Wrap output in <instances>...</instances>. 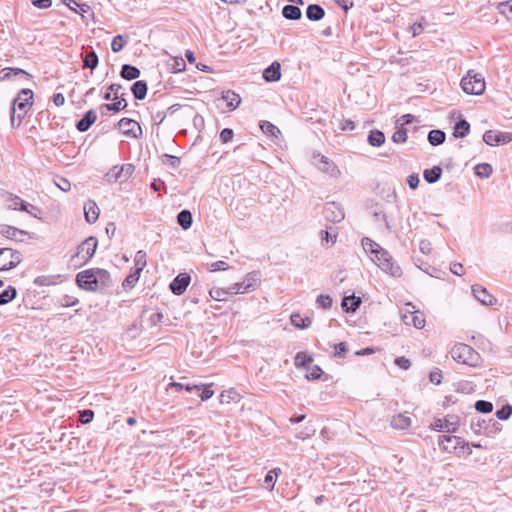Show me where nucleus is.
<instances>
[{"mask_svg": "<svg viewBox=\"0 0 512 512\" xmlns=\"http://www.w3.org/2000/svg\"><path fill=\"white\" fill-rule=\"evenodd\" d=\"M362 246L366 253H369L371 260L385 273L392 277L399 278L403 272L395 262L390 253L370 238L362 239Z\"/></svg>", "mask_w": 512, "mask_h": 512, "instance_id": "1", "label": "nucleus"}, {"mask_svg": "<svg viewBox=\"0 0 512 512\" xmlns=\"http://www.w3.org/2000/svg\"><path fill=\"white\" fill-rule=\"evenodd\" d=\"M33 92L30 89H22L17 97L13 100L11 107V122L12 124L17 117L18 123L22 121L28 110L32 106Z\"/></svg>", "mask_w": 512, "mask_h": 512, "instance_id": "2", "label": "nucleus"}, {"mask_svg": "<svg viewBox=\"0 0 512 512\" xmlns=\"http://www.w3.org/2000/svg\"><path fill=\"white\" fill-rule=\"evenodd\" d=\"M451 357L458 363L469 366H476L479 361V354L469 345L458 343L450 351Z\"/></svg>", "mask_w": 512, "mask_h": 512, "instance_id": "3", "label": "nucleus"}, {"mask_svg": "<svg viewBox=\"0 0 512 512\" xmlns=\"http://www.w3.org/2000/svg\"><path fill=\"white\" fill-rule=\"evenodd\" d=\"M461 88L466 94L482 95L485 91L486 85L482 74L469 70L461 80Z\"/></svg>", "mask_w": 512, "mask_h": 512, "instance_id": "4", "label": "nucleus"}, {"mask_svg": "<svg viewBox=\"0 0 512 512\" xmlns=\"http://www.w3.org/2000/svg\"><path fill=\"white\" fill-rule=\"evenodd\" d=\"M23 259L21 252L12 248H0V271H7L18 266Z\"/></svg>", "mask_w": 512, "mask_h": 512, "instance_id": "5", "label": "nucleus"}, {"mask_svg": "<svg viewBox=\"0 0 512 512\" xmlns=\"http://www.w3.org/2000/svg\"><path fill=\"white\" fill-rule=\"evenodd\" d=\"M135 167L132 164H124L122 166H114L110 169L105 177L110 183H123L127 181L133 174Z\"/></svg>", "mask_w": 512, "mask_h": 512, "instance_id": "6", "label": "nucleus"}, {"mask_svg": "<svg viewBox=\"0 0 512 512\" xmlns=\"http://www.w3.org/2000/svg\"><path fill=\"white\" fill-rule=\"evenodd\" d=\"M98 245V241L95 237L90 236L86 238L81 244L77 247L76 254L72 257L81 259V263H87L94 255L96 248Z\"/></svg>", "mask_w": 512, "mask_h": 512, "instance_id": "7", "label": "nucleus"}, {"mask_svg": "<svg viewBox=\"0 0 512 512\" xmlns=\"http://www.w3.org/2000/svg\"><path fill=\"white\" fill-rule=\"evenodd\" d=\"M96 269L81 271L76 276L78 286L87 291H97Z\"/></svg>", "mask_w": 512, "mask_h": 512, "instance_id": "8", "label": "nucleus"}, {"mask_svg": "<svg viewBox=\"0 0 512 512\" xmlns=\"http://www.w3.org/2000/svg\"><path fill=\"white\" fill-rule=\"evenodd\" d=\"M439 448L448 453L455 452L459 447L468 445L462 438L453 435H441L438 438Z\"/></svg>", "mask_w": 512, "mask_h": 512, "instance_id": "9", "label": "nucleus"}, {"mask_svg": "<svg viewBox=\"0 0 512 512\" xmlns=\"http://www.w3.org/2000/svg\"><path fill=\"white\" fill-rule=\"evenodd\" d=\"M406 311L402 315V320L406 325H411L417 329H422L425 326V319L418 311H414L412 303L406 304Z\"/></svg>", "mask_w": 512, "mask_h": 512, "instance_id": "10", "label": "nucleus"}, {"mask_svg": "<svg viewBox=\"0 0 512 512\" xmlns=\"http://www.w3.org/2000/svg\"><path fill=\"white\" fill-rule=\"evenodd\" d=\"M323 213L325 219L331 223H339L345 217L343 209L335 202L327 203L324 207Z\"/></svg>", "mask_w": 512, "mask_h": 512, "instance_id": "11", "label": "nucleus"}, {"mask_svg": "<svg viewBox=\"0 0 512 512\" xmlns=\"http://www.w3.org/2000/svg\"><path fill=\"white\" fill-rule=\"evenodd\" d=\"M6 196H7L6 203H7V207L9 209H14V210L19 209L21 211H25V212L29 213L30 215H32L34 217H37L35 213H32L31 211H29V207L36 209V207L34 205H32L30 203H26L19 196H16V195H13L10 193H7Z\"/></svg>", "mask_w": 512, "mask_h": 512, "instance_id": "12", "label": "nucleus"}, {"mask_svg": "<svg viewBox=\"0 0 512 512\" xmlns=\"http://www.w3.org/2000/svg\"><path fill=\"white\" fill-rule=\"evenodd\" d=\"M472 294L483 305L492 306L496 303V298L481 285H473Z\"/></svg>", "mask_w": 512, "mask_h": 512, "instance_id": "13", "label": "nucleus"}, {"mask_svg": "<svg viewBox=\"0 0 512 512\" xmlns=\"http://www.w3.org/2000/svg\"><path fill=\"white\" fill-rule=\"evenodd\" d=\"M190 279L191 278L187 273L177 275L170 283V290L175 295L183 294L190 283Z\"/></svg>", "mask_w": 512, "mask_h": 512, "instance_id": "14", "label": "nucleus"}, {"mask_svg": "<svg viewBox=\"0 0 512 512\" xmlns=\"http://www.w3.org/2000/svg\"><path fill=\"white\" fill-rule=\"evenodd\" d=\"M118 128L123 134L133 137L137 136L136 130H141L139 124L136 121L129 118H122L118 122Z\"/></svg>", "mask_w": 512, "mask_h": 512, "instance_id": "15", "label": "nucleus"}, {"mask_svg": "<svg viewBox=\"0 0 512 512\" xmlns=\"http://www.w3.org/2000/svg\"><path fill=\"white\" fill-rule=\"evenodd\" d=\"M97 114L94 110H89L85 113V115L80 119L77 124L76 128L80 132L87 131L91 125L96 121Z\"/></svg>", "mask_w": 512, "mask_h": 512, "instance_id": "16", "label": "nucleus"}, {"mask_svg": "<svg viewBox=\"0 0 512 512\" xmlns=\"http://www.w3.org/2000/svg\"><path fill=\"white\" fill-rule=\"evenodd\" d=\"M84 214L88 223L92 224L96 222L99 217V208L97 204L92 200L86 202L84 205Z\"/></svg>", "mask_w": 512, "mask_h": 512, "instance_id": "17", "label": "nucleus"}, {"mask_svg": "<svg viewBox=\"0 0 512 512\" xmlns=\"http://www.w3.org/2000/svg\"><path fill=\"white\" fill-rule=\"evenodd\" d=\"M221 99L226 102V106L230 111L235 110L241 103L239 94L231 90L223 92Z\"/></svg>", "mask_w": 512, "mask_h": 512, "instance_id": "18", "label": "nucleus"}, {"mask_svg": "<svg viewBox=\"0 0 512 512\" xmlns=\"http://www.w3.org/2000/svg\"><path fill=\"white\" fill-rule=\"evenodd\" d=\"M281 77L280 72V64L278 62H273L270 66H268L263 71V78L267 82H275L278 81Z\"/></svg>", "mask_w": 512, "mask_h": 512, "instance_id": "19", "label": "nucleus"}, {"mask_svg": "<svg viewBox=\"0 0 512 512\" xmlns=\"http://www.w3.org/2000/svg\"><path fill=\"white\" fill-rule=\"evenodd\" d=\"M16 76H23L27 80L30 79V77H31L29 73H27L26 71H24L23 69H20V68L7 67L0 71V79L1 80H9L12 77H16Z\"/></svg>", "mask_w": 512, "mask_h": 512, "instance_id": "20", "label": "nucleus"}, {"mask_svg": "<svg viewBox=\"0 0 512 512\" xmlns=\"http://www.w3.org/2000/svg\"><path fill=\"white\" fill-rule=\"evenodd\" d=\"M97 290L111 286V276L107 270L96 268Z\"/></svg>", "mask_w": 512, "mask_h": 512, "instance_id": "21", "label": "nucleus"}, {"mask_svg": "<svg viewBox=\"0 0 512 512\" xmlns=\"http://www.w3.org/2000/svg\"><path fill=\"white\" fill-rule=\"evenodd\" d=\"M361 304L360 297H356L354 295L352 296H345L342 300V308L346 312H355Z\"/></svg>", "mask_w": 512, "mask_h": 512, "instance_id": "22", "label": "nucleus"}, {"mask_svg": "<svg viewBox=\"0 0 512 512\" xmlns=\"http://www.w3.org/2000/svg\"><path fill=\"white\" fill-rule=\"evenodd\" d=\"M306 16L311 21H319L325 16V11L320 5L310 4L306 10Z\"/></svg>", "mask_w": 512, "mask_h": 512, "instance_id": "23", "label": "nucleus"}, {"mask_svg": "<svg viewBox=\"0 0 512 512\" xmlns=\"http://www.w3.org/2000/svg\"><path fill=\"white\" fill-rule=\"evenodd\" d=\"M322 245L332 246L337 240V231L333 227H328L326 230L320 232Z\"/></svg>", "mask_w": 512, "mask_h": 512, "instance_id": "24", "label": "nucleus"}, {"mask_svg": "<svg viewBox=\"0 0 512 512\" xmlns=\"http://www.w3.org/2000/svg\"><path fill=\"white\" fill-rule=\"evenodd\" d=\"M131 91L137 100H143L147 95V83L143 80H138L133 83Z\"/></svg>", "mask_w": 512, "mask_h": 512, "instance_id": "25", "label": "nucleus"}, {"mask_svg": "<svg viewBox=\"0 0 512 512\" xmlns=\"http://www.w3.org/2000/svg\"><path fill=\"white\" fill-rule=\"evenodd\" d=\"M0 234L8 239L14 240V239H17L18 235H26L27 232L24 230H20L13 226L1 225L0 226Z\"/></svg>", "mask_w": 512, "mask_h": 512, "instance_id": "26", "label": "nucleus"}, {"mask_svg": "<svg viewBox=\"0 0 512 512\" xmlns=\"http://www.w3.org/2000/svg\"><path fill=\"white\" fill-rule=\"evenodd\" d=\"M442 175V169L440 166H434L431 169H425L423 172V177L426 182L429 184L436 183Z\"/></svg>", "mask_w": 512, "mask_h": 512, "instance_id": "27", "label": "nucleus"}, {"mask_svg": "<svg viewBox=\"0 0 512 512\" xmlns=\"http://www.w3.org/2000/svg\"><path fill=\"white\" fill-rule=\"evenodd\" d=\"M457 423L450 422L448 419L441 420L435 419L431 424L432 428L436 431L446 430L447 432H455Z\"/></svg>", "mask_w": 512, "mask_h": 512, "instance_id": "28", "label": "nucleus"}, {"mask_svg": "<svg viewBox=\"0 0 512 512\" xmlns=\"http://www.w3.org/2000/svg\"><path fill=\"white\" fill-rule=\"evenodd\" d=\"M259 280H260V272L259 271H252V272L248 273L243 280L244 287H243L242 291L254 290V287Z\"/></svg>", "mask_w": 512, "mask_h": 512, "instance_id": "29", "label": "nucleus"}, {"mask_svg": "<svg viewBox=\"0 0 512 512\" xmlns=\"http://www.w3.org/2000/svg\"><path fill=\"white\" fill-rule=\"evenodd\" d=\"M120 75L123 79L134 80L140 76V70L135 66L124 64L121 68Z\"/></svg>", "mask_w": 512, "mask_h": 512, "instance_id": "30", "label": "nucleus"}, {"mask_svg": "<svg viewBox=\"0 0 512 512\" xmlns=\"http://www.w3.org/2000/svg\"><path fill=\"white\" fill-rule=\"evenodd\" d=\"M411 425V418L404 415L398 414L391 420V426L395 429H407Z\"/></svg>", "mask_w": 512, "mask_h": 512, "instance_id": "31", "label": "nucleus"}, {"mask_svg": "<svg viewBox=\"0 0 512 512\" xmlns=\"http://www.w3.org/2000/svg\"><path fill=\"white\" fill-rule=\"evenodd\" d=\"M193 222L192 214L189 210H182L177 215V223L184 229L187 230L191 227Z\"/></svg>", "mask_w": 512, "mask_h": 512, "instance_id": "32", "label": "nucleus"}, {"mask_svg": "<svg viewBox=\"0 0 512 512\" xmlns=\"http://www.w3.org/2000/svg\"><path fill=\"white\" fill-rule=\"evenodd\" d=\"M282 15L288 20H298L301 18V10L294 5H285L282 9Z\"/></svg>", "mask_w": 512, "mask_h": 512, "instance_id": "33", "label": "nucleus"}, {"mask_svg": "<svg viewBox=\"0 0 512 512\" xmlns=\"http://www.w3.org/2000/svg\"><path fill=\"white\" fill-rule=\"evenodd\" d=\"M469 131L470 124L466 120L461 119L455 124L453 136L456 138H463L468 135Z\"/></svg>", "mask_w": 512, "mask_h": 512, "instance_id": "34", "label": "nucleus"}, {"mask_svg": "<svg viewBox=\"0 0 512 512\" xmlns=\"http://www.w3.org/2000/svg\"><path fill=\"white\" fill-rule=\"evenodd\" d=\"M368 142L371 146L379 147L385 142V135L380 130H372L368 135Z\"/></svg>", "mask_w": 512, "mask_h": 512, "instance_id": "35", "label": "nucleus"}, {"mask_svg": "<svg viewBox=\"0 0 512 512\" xmlns=\"http://www.w3.org/2000/svg\"><path fill=\"white\" fill-rule=\"evenodd\" d=\"M319 168L322 171L329 173L331 176L339 174V170L337 169V167L332 162H330L329 159L325 156L321 157Z\"/></svg>", "mask_w": 512, "mask_h": 512, "instance_id": "36", "label": "nucleus"}, {"mask_svg": "<svg viewBox=\"0 0 512 512\" xmlns=\"http://www.w3.org/2000/svg\"><path fill=\"white\" fill-rule=\"evenodd\" d=\"M446 139V134L442 130H431L428 134V141L433 146L442 144Z\"/></svg>", "mask_w": 512, "mask_h": 512, "instance_id": "37", "label": "nucleus"}, {"mask_svg": "<svg viewBox=\"0 0 512 512\" xmlns=\"http://www.w3.org/2000/svg\"><path fill=\"white\" fill-rule=\"evenodd\" d=\"M127 107V102L125 98L123 97V94L121 96L118 95V99L114 100V103L111 104H104L103 108H105L107 111H113V112H119Z\"/></svg>", "mask_w": 512, "mask_h": 512, "instance_id": "38", "label": "nucleus"}, {"mask_svg": "<svg viewBox=\"0 0 512 512\" xmlns=\"http://www.w3.org/2000/svg\"><path fill=\"white\" fill-rule=\"evenodd\" d=\"M17 295L16 288L8 286L2 293H0V305H5L11 302Z\"/></svg>", "mask_w": 512, "mask_h": 512, "instance_id": "39", "label": "nucleus"}, {"mask_svg": "<svg viewBox=\"0 0 512 512\" xmlns=\"http://www.w3.org/2000/svg\"><path fill=\"white\" fill-rule=\"evenodd\" d=\"M98 61V55L93 50L86 53V55L83 58L84 67L90 68L91 70H94L97 67Z\"/></svg>", "mask_w": 512, "mask_h": 512, "instance_id": "40", "label": "nucleus"}, {"mask_svg": "<svg viewBox=\"0 0 512 512\" xmlns=\"http://www.w3.org/2000/svg\"><path fill=\"white\" fill-rule=\"evenodd\" d=\"M474 172L478 177L488 178L492 174L493 168L488 163H481L475 166Z\"/></svg>", "mask_w": 512, "mask_h": 512, "instance_id": "41", "label": "nucleus"}, {"mask_svg": "<svg viewBox=\"0 0 512 512\" xmlns=\"http://www.w3.org/2000/svg\"><path fill=\"white\" fill-rule=\"evenodd\" d=\"M135 263V271L142 272V270L145 268L147 261H146V252L143 250H139L135 254L134 258Z\"/></svg>", "mask_w": 512, "mask_h": 512, "instance_id": "42", "label": "nucleus"}, {"mask_svg": "<svg viewBox=\"0 0 512 512\" xmlns=\"http://www.w3.org/2000/svg\"><path fill=\"white\" fill-rule=\"evenodd\" d=\"M260 128L266 135L277 137L280 134V130L274 124L269 121H262Z\"/></svg>", "mask_w": 512, "mask_h": 512, "instance_id": "43", "label": "nucleus"}, {"mask_svg": "<svg viewBox=\"0 0 512 512\" xmlns=\"http://www.w3.org/2000/svg\"><path fill=\"white\" fill-rule=\"evenodd\" d=\"M291 323L298 328H307L311 325L312 321L308 317L302 318L300 314H292Z\"/></svg>", "mask_w": 512, "mask_h": 512, "instance_id": "44", "label": "nucleus"}, {"mask_svg": "<svg viewBox=\"0 0 512 512\" xmlns=\"http://www.w3.org/2000/svg\"><path fill=\"white\" fill-rule=\"evenodd\" d=\"M210 296L217 301L226 300L227 296L230 295V287L227 289L213 288L209 292Z\"/></svg>", "mask_w": 512, "mask_h": 512, "instance_id": "45", "label": "nucleus"}, {"mask_svg": "<svg viewBox=\"0 0 512 512\" xmlns=\"http://www.w3.org/2000/svg\"><path fill=\"white\" fill-rule=\"evenodd\" d=\"M313 359L308 356L305 352H298L294 359V364L296 367H306L310 363H312Z\"/></svg>", "mask_w": 512, "mask_h": 512, "instance_id": "46", "label": "nucleus"}, {"mask_svg": "<svg viewBox=\"0 0 512 512\" xmlns=\"http://www.w3.org/2000/svg\"><path fill=\"white\" fill-rule=\"evenodd\" d=\"M238 400H239V394L234 389L223 391L220 394V402L221 403H230L231 401L236 402Z\"/></svg>", "mask_w": 512, "mask_h": 512, "instance_id": "47", "label": "nucleus"}, {"mask_svg": "<svg viewBox=\"0 0 512 512\" xmlns=\"http://www.w3.org/2000/svg\"><path fill=\"white\" fill-rule=\"evenodd\" d=\"M122 89V86L120 84H111L109 87H108V92L105 93L104 95V99L105 100H117L118 99V95H119V91Z\"/></svg>", "mask_w": 512, "mask_h": 512, "instance_id": "48", "label": "nucleus"}, {"mask_svg": "<svg viewBox=\"0 0 512 512\" xmlns=\"http://www.w3.org/2000/svg\"><path fill=\"white\" fill-rule=\"evenodd\" d=\"M140 272L134 271L133 273L129 274L123 281L122 286L125 289H131L135 286L137 281L139 280Z\"/></svg>", "mask_w": 512, "mask_h": 512, "instance_id": "49", "label": "nucleus"}, {"mask_svg": "<svg viewBox=\"0 0 512 512\" xmlns=\"http://www.w3.org/2000/svg\"><path fill=\"white\" fill-rule=\"evenodd\" d=\"M475 409L480 413H490L493 410V404L489 401L478 400L475 403Z\"/></svg>", "mask_w": 512, "mask_h": 512, "instance_id": "50", "label": "nucleus"}, {"mask_svg": "<svg viewBox=\"0 0 512 512\" xmlns=\"http://www.w3.org/2000/svg\"><path fill=\"white\" fill-rule=\"evenodd\" d=\"M126 41L122 35H117L113 38L111 43V49L113 52L117 53L121 51L125 45Z\"/></svg>", "mask_w": 512, "mask_h": 512, "instance_id": "51", "label": "nucleus"}, {"mask_svg": "<svg viewBox=\"0 0 512 512\" xmlns=\"http://www.w3.org/2000/svg\"><path fill=\"white\" fill-rule=\"evenodd\" d=\"M511 415L512 406L510 404H506L501 409L496 411V416L500 420H507Z\"/></svg>", "mask_w": 512, "mask_h": 512, "instance_id": "52", "label": "nucleus"}, {"mask_svg": "<svg viewBox=\"0 0 512 512\" xmlns=\"http://www.w3.org/2000/svg\"><path fill=\"white\" fill-rule=\"evenodd\" d=\"M321 374H322V370L319 366L317 365H313V366H309L307 368V379L309 380H316V379H319L321 377Z\"/></svg>", "mask_w": 512, "mask_h": 512, "instance_id": "53", "label": "nucleus"}, {"mask_svg": "<svg viewBox=\"0 0 512 512\" xmlns=\"http://www.w3.org/2000/svg\"><path fill=\"white\" fill-rule=\"evenodd\" d=\"M497 131L487 130L483 135V141L489 146L497 145Z\"/></svg>", "mask_w": 512, "mask_h": 512, "instance_id": "54", "label": "nucleus"}, {"mask_svg": "<svg viewBox=\"0 0 512 512\" xmlns=\"http://www.w3.org/2000/svg\"><path fill=\"white\" fill-rule=\"evenodd\" d=\"M316 303L323 309H330L332 306V298L329 295H319Z\"/></svg>", "mask_w": 512, "mask_h": 512, "instance_id": "55", "label": "nucleus"}, {"mask_svg": "<svg viewBox=\"0 0 512 512\" xmlns=\"http://www.w3.org/2000/svg\"><path fill=\"white\" fill-rule=\"evenodd\" d=\"M407 140V131L404 128L398 129L392 135V141L395 143H404Z\"/></svg>", "mask_w": 512, "mask_h": 512, "instance_id": "56", "label": "nucleus"}, {"mask_svg": "<svg viewBox=\"0 0 512 512\" xmlns=\"http://www.w3.org/2000/svg\"><path fill=\"white\" fill-rule=\"evenodd\" d=\"M332 347L334 349V356L343 358V357H345L346 353L348 352V347L345 342H341L339 344H334Z\"/></svg>", "mask_w": 512, "mask_h": 512, "instance_id": "57", "label": "nucleus"}, {"mask_svg": "<svg viewBox=\"0 0 512 512\" xmlns=\"http://www.w3.org/2000/svg\"><path fill=\"white\" fill-rule=\"evenodd\" d=\"M163 158V163L171 166L172 168H177L180 165V159L176 156L164 154Z\"/></svg>", "mask_w": 512, "mask_h": 512, "instance_id": "58", "label": "nucleus"}, {"mask_svg": "<svg viewBox=\"0 0 512 512\" xmlns=\"http://www.w3.org/2000/svg\"><path fill=\"white\" fill-rule=\"evenodd\" d=\"M512 141V133L508 132H497V145L507 144Z\"/></svg>", "mask_w": 512, "mask_h": 512, "instance_id": "59", "label": "nucleus"}, {"mask_svg": "<svg viewBox=\"0 0 512 512\" xmlns=\"http://www.w3.org/2000/svg\"><path fill=\"white\" fill-rule=\"evenodd\" d=\"M199 386H200V389L203 388V390L200 394V398L202 401H206L213 396L214 391L211 389V384L210 385H199Z\"/></svg>", "mask_w": 512, "mask_h": 512, "instance_id": "60", "label": "nucleus"}, {"mask_svg": "<svg viewBox=\"0 0 512 512\" xmlns=\"http://www.w3.org/2000/svg\"><path fill=\"white\" fill-rule=\"evenodd\" d=\"M77 303H78V299L73 296H69V295H65L60 300V305L62 307H72V306L76 305Z\"/></svg>", "mask_w": 512, "mask_h": 512, "instance_id": "61", "label": "nucleus"}, {"mask_svg": "<svg viewBox=\"0 0 512 512\" xmlns=\"http://www.w3.org/2000/svg\"><path fill=\"white\" fill-rule=\"evenodd\" d=\"M229 267L227 265L226 262L224 261H216L214 263H211L209 265V271L211 272H216V271H225L227 270Z\"/></svg>", "mask_w": 512, "mask_h": 512, "instance_id": "62", "label": "nucleus"}, {"mask_svg": "<svg viewBox=\"0 0 512 512\" xmlns=\"http://www.w3.org/2000/svg\"><path fill=\"white\" fill-rule=\"evenodd\" d=\"M233 135H234V132H233L232 129L224 128L220 132V140H221L222 143H228V142H230L232 140Z\"/></svg>", "mask_w": 512, "mask_h": 512, "instance_id": "63", "label": "nucleus"}, {"mask_svg": "<svg viewBox=\"0 0 512 512\" xmlns=\"http://www.w3.org/2000/svg\"><path fill=\"white\" fill-rule=\"evenodd\" d=\"M94 412L92 410H83L80 414V422L83 424H88L93 420Z\"/></svg>", "mask_w": 512, "mask_h": 512, "instance_id": "64", "label": "nucleus"}]
</instances>
